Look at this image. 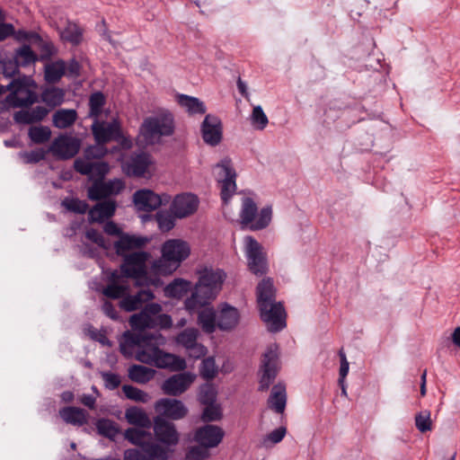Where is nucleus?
Here are the masks:
<instances>
[{"label":"nucleus","mask_w":460,"mask_h":460,"mask_svg":"<svg viewBox=\"0 0 460 460\" xmlns=\"http://www.w3.org/2000/svg\"><path fill=\"white\" fill-rule=\"evenodd\" d=\"M149 242V239L144 236L123 234L120 238L114 243L116 252L119 255L124 256L127 252L134 249H138L145 246Z\"/></svg>","instance_id":"c85d7f7f"},{"label":"nucleus","mask_w":460,"mask_h":460,"mask_svg":"<svg viewBox=\"0 0 460 460\" xmlns=\"http://www.w3.org/2000/svg\"><path fill=\"white\" fill-rule=\"evenodd\" d=\"M60 37L65 41L77 45L82 40L83 31L76 23L68 22L65 29L60 31Z\"/></svg>","instance_id":"c03bdc74"},{"label":"nucleus","mask_w":460,"mask_h":460,"mask_svg":"<svg viewBox=\"0 0 460 460\" xmlns=\"http://www.w3.org/2000/svg\"><path fill=\"white\" fill-rule=\"evenodd\" d=\"M275 290L270 279H262L257 287V302L261 318L271 332L286 326V313L280 303H275Z\"/></svg>","instance_id":"7ed1b4c3"},{"label":"nucleus","mask_w":460,"mask_h":460,"mask_svg":"<svg viewBox=\"0 0 460 460\" xmlns=\"http://www.w3.org/2000/svg\"><path fill=\"white\" fill-rule=\"evenodd\" d=\"M46 152L42 148L32 150L31 152H21L20 158L25 164H36L45 158Z\"/></svg>","instance_id":"bf43d9fd"},{"label":"nucleus","mask_w":460,"mask_h":460,"mask_svg":"<svg viewBox=\"0 0 460 460\" xmlns=\"http://www.w3.org/2000/svg\"><path fill=\"white\" fill-rule=\"evenodd\" d=\"M196 377L197 376L190 372L173 375L164 381L162 390L168 395H181L190 387Z\"/></svg>","instance_id":"4468645a"},{"label":"nucleus","mask_w":460,"mask_h":460,"mask_svg":"<svg viewBox=\"0 0 460 460\" xmlns=\"http://www.w3.org/2000/svg\"><path fill=\"white\" fill-rule=\"evenodd\" d=\"M162 305L156 303L146 305L139 313L134 314L129 318V324L133 331H144L146 329H169L172 325V317L162 314Z\"/></svg>","instance_id":"6e6552de"},{"label":"nucleus","mask_w":460,"mask_h":460,"mask_svg":"<svg viewBox=\"0 0 460 460\" xmlns=\"http://www.w3.org/2000/svg\"><path fill=\"white\" fill-rule=\"evenodd\" d=\"M257 203L251 197L242 199L240 209V224L252 231H258L266 228L272 219V208L266 206L259 212V220L252 221L254 213L257 212Z\"/></svg>","instance_id":"9d476101"},{"label":"nucleus","mask_w":460,"mask_h":460,"mask_svg":"<svg viewBox=\"0 0 460 460\" xmlns=\"http://www.w3.org/2000/svg\"><path fill=\"white\" fill-rule=\"evenodd\" d=\"M66 65L64 61H55L46 66L45 79L49 83H56L66 74Z\"/></svg>","instance_id":"37998d69"},{"label":"nucleus","mask_w":460,"mask_h":460,"mask_svg":"<svg viewBox=\"0 0 460 460\" xmlns=\"http://www.w3.org/2000/svg\"><path fill=\"white\" fill-rule=\"evenodd\" d=\"M126 420L136 427L149 429L152 426V421L147 413L139 407H130L125 411Z\"/></svg>","instance_id":"c9c22d12"},{"label":"nucleus","mask_w":460,"mask_h":460,"mask_svg":"<svg viewBox=\"0 0 460 460\" xmlns=\"http://www.w3.org/2000/svg\"><path fill=\"white\" fill-rule=\"evenodd\" d=\"M208 457V452L202 448L191 447L187 456V460H206Z\"/></svg>","instance_id":"338daca9"},{"label":"nucleus","mask_w":460,"mask_h":460,"mask_svg":"<svg viewBox=\"0 0 460 460\" xmlns=\"http://www.w3.org/2000/svg\"><path fill=\"white\" fill-rule=\"evenodd\" d=\"M199 274L195 291L185 301V308L190 313L195 312L200 306L209 305L222 289L226 278V272L221 269L205 268Z\"/></svg>","instance_id":"f03ea898"},{"label":"nucleus","mask_w":460,"mask_h":460,"mask_svg":"<svg viewBox=\"0 0 460 460\" xmlns=\"http://www.w3.org/2000/svg\"><path fill=\"white\" fill-rule=\"evenodd\" d=\"M286 404V385L283 383H278L272 387L270 395L268 399L269 408L277 413H282L285 411Z\"/></svg>","instance_id":"473e14b6"},{"label":"nucleus","mask_w":460,"mask_h":460,"mask_svg":"<svg viewBox=\"0 0 460 460\" xmlns=\"http://www.w3.org/2000/svg\"><path fill=\"white\" fill-rule=\"evenodd\" d=\"M116 210V202L114 200H106L96 204L89 211V217L94 222H102L104 219L111 217Z\"/></svg>","instance_id":"f704fd0d"},{"label":"nucleus","mask_w":460,"mask_h":460,"mask_svg":"<svg viewBox=\"0 0 460 460\" xmlns=\"http://www.w3.org/2000/svg\"><path fill=\"white\" fill-rule=\"evenodd\" d=\"M155 219L159 229L163 232L170 231L175 225L173 217L165 211L157 212L155 215Z\"/></svg>","instance_id":"6e6d98bb"},{"label":"nucleus","mask_w":460,"mask_h":460,"mask_svg":"<svg viewBox=\"0 0 460 460\" xmlns=\"http://www.w3.org/2000/svg\"><path fill=\"white\" fill-rule=\"evenodd\" d=\"M153 160L147 153L141 152L133 155L128 161L122 164L125 173L130 176H146L150 174Z\"/></svg>","instance_id":"6ab92c4d"},{"label":"nucleus","mask_w":460,"mask_h":460,"mask_svg":"<svg viewBox=\"0 0 460 460\" xmlns=\"http://www.w3.org/2000/svg\"><path fill=\"white\" fill-rule=\"evenodd\" d=\"M176 100L179 105L190 115H202L206 112V106L204 102L196 97L186 94H178L176 96Z\"/></svg>","instance_id":"e433bc0d"},{"label":"nucleus","mask_w":460,"mask_h":460,"mask_svg":"<svg viewBox=\"0 0 460 460\" xmlns=\"http://www.w3.org/2000/svg\"><path fill=\"white\" fill-rule=\"evenodd\" d=\"M122 391L125 396L132 401L147 402L150 400V396L147 393L132 385H123Z\"/></svg>","instance_id":"603ef678"},{"label":"nucleus","mask_w":460,"mask_h":460,"mask_svg":"<svg viewBox=\"0 0 460 460\" xmlns=\"http://www.w3.org/2000/svg\"><path fill=\"white\" fill-rule=\"evenodd\" d=\"M104 102L105 99L102 93L97 92L93 93L89 101L91 115L98 116L101 113Z\"/></svg>","instance_id":"052dcab7"},{"label":"nucleus","mask_w":460,"mask_h":460,"mask_svg":"<svg viewBox=\"0 0 460 460\" xmlns=\"http://www.w3.org/2000/svg\"><path fill=\"white\" fill-rule=\"evenodd\" d=\"M62 206L69 211L79 214H84L88 209V204L78 199H65L62 201Z\"/></svg>","instance_id":"13d9d810"},{"label":"nucleus","mask_w":460,"mask_h":460,"mask_svg":"<svg viewBox=\"0 0 460 460\" xmlns=\"http://www.w3.org/2000/svg\"><path fill=\"white\" fill-rule=\"evenodd\" d=\"M51 136V131L45 126H35L29 129V137L35 144H42L47 142Z\"/></svg>","instance_id":"de8ad7c7"},{"label":"nucleus","mask_w":460,"mask_h":460,"mask_svg":"<svg viewBox=\"0 0 460 460\" xmlns=\"http://www.w3.org/2000/svg\"><path fill=\"white\" fill-rule=\"evenodd\" d=\"M96 429L99 434L113 439L119 434V428L116 422L108 419H101L96 422Z\"/></svg>","instance_id":"a18cd8bd"},{"label":"nucleus","mask_w":460,"mask_h":460,"mask_svg":"<svg viewBox=\"0 0 460 460\" xmlns=\"http://www.w3.org/2000/svg\"><path fill=\"white\" fill-rule=\"evenodd\" d=\"M415 425L419 431L424 433L432 429L430 412L421 411L415 416Z\"/></svg>","instance_id":"4d7b16f0"},{"label":"nucleus","mask_w":460,"mask_h":460,"mask_svg":"<svg viewBox=\"0 0 460 460\" xmlns=\"http://www.w3.org/2000/svg\"><path fill=\"white\" fill-rule=\"evenodd\" d=\"M192 288L190 281L176 279L164 288V295L171 298H181Z\"/></svg>","instance_id":"4c0bfd02"},{"label":"nucleus","mask_w":460,"mask_h":460,"mask_svg":"<svg viewBox=\"0 0 460 460\" xmlns=\"http://www.w3.org/2000/svg\"><path fill=\"white\" fill-rule=\"evenodd\" d=\"M280 369L279 346L270 344L262 354L259 370V390L267 391Z\"/></svg>","instance_id":"9b49d317"},{"label":"nucleus","mask_w":460,"mask_h":460,"mask_svg":"<svg viewBox=\"0 0 460 460\" xmlns=\"http://www.w3.org/2000/svg\"><path fill=\"white\" fill-rule=\"evenodd\" d=\"M217 390L214 385L205 384L200 386L199 393V401L203 405L216 403Z\"/></svg>","instance_id":"09e8293b"},{"label":"nucleus","mask_w":460,"mask_h":460,"mask_svg":"<svg viewBox=\"0 0 460 460\" xmlns=\"http://www.w3.org/2000/svg\"><path fill=\"white\" fill-rule=\"evenodd\" d=\"M250 119L252 127L259 130L264 129L269 123L268 117L260 105L253 108Z\"/></svg>","instance_id":"8fccbe9b"},{"label":"nucleus","mask_w":460,"mask_h":460,"mask_svg":"<svg viewBox=\"0 0 460 460\" xmlns=\"http://www.w3.org/2000/svg\"><path fill=\"white\" fill-rule=\"evenodd\" d=\"M59 414L66 423L82 426L87 422V413L80 408L65 407L59 411Z\"/></svg>","instance_id":"58836bf2"},{"label":"nucleus","mask_w":460,"mask_h":460,"mask_svg":"<svg viewBox=\"0 0 460 460\" xmlns=\"http://www.w3.org/2000/svg\"><path fill=\"white\" fill-rule=\"evenodd\" d=\"M74 167L76 172L87 175L91 180L102 181L109 172L110 166L104 162H93L87 159H75Z\"/></svg>","instance_id":"4be33fe9"},{"label":"nucleus","mask_w":460,"mask_h":460,"mask_svg":"<svg viewBox=\"0 0 460 460\" xmlns=\"http://www.w3.org/2000/svg\"><path fill=\"white\" fill-rule=\"evenodd\" d=\"M287 429L285 427H279L271 432H270L266 437L263 438L261 444L265 447H271L275 444L279 443L284 437L286 436Z\"/></svg>","instance_id":"5fc2aeb1"},{"label":"nucleus","mask_w":460,"mask_h":460,"mask_svg":"<svg viewBox=\"0 0 460 460\" xmlns=\"http://www.w3.org/2000/svg\"><path fill=\"white\" fill-rule=\"evenodd\" d=\"M64 99L65 91L55 86L45 88L40 94V100L50 108H55L62 104Z\"/></svg>","instance_id":"ea45409f"},{"label":"nucleus","mask_w":460,"mask_h":460,"mask_svg":"<svg viewBox=\"0 0 460 460\" xmlns=\"http://www.w3.org/2000/svg\"><path fill=\"white\" fill-rule=\"evenodd\" d=\"M164 344L165 338L161 333L144 335L139 349L136 352V359L158 368H168L173 371L185 369L186 361L183 358L159 349Z\"/></svg>","instance_id":"f257e3e1"},{"label":"nucleus","mask_w":460,"mask_h":460,"mask_svg":"<svg viewBox=\"0 0 460 460\" xmlns=\"http://www.w3.org/2000/svg\"><path fill=\"white\" fill-rule=\"evenodd\" d=\"M107 153V149L103 146V144L89 146L84 151V157L83 159L92 160L93 158L103 157Z\"/></svg>","instance_id":"680f3d73"},{"label":"nucleus","mask_w":460,"mask_h":460,"mask_svg":"<svg viewBox=\"0 0 460 460\" xmlns=\"http://www.w3.org/2000/svg\"><path fill=\"white\" fill-rule=\"evenodd\" d=\"M124 438L140 449H128L124 453V460H167L169 451L164 447L153 443L150 432L138 428H128L124 432Z\"/></svg>","instance_id":"20e7f679"},{"label":"nucleus","mask_w":460,"mask_h":460,"mask_svg":"<svg viewBox=\"0 0 460 460\" xmlns=\"http://www.w3.org/2000/svg\"><path fill=\"white\" fill-rule=\"evenodd\" d=\"M49 110L43 106L22 109L16 111L13 119L19 124H32L40 122L49 114Z\"/></svg>","instance_id":"7c9ffc66"},{"label":"nucleus","mask_w":460,"mask_h":460,"mask_svg":"<svg viewBox=\"0 0 460 460\" xmlns=\"http://www.w3.org/2000/svg\"><path fill=\"white\" fill-rule=\"evenodd\" d=\"M86 237L104 250H108L111 247V243L107 242L104 236L95 229L87 230Z\"/></svg>","instance_id":"e2e57ef3"},{"label":"nucleus","mask_w":460,"mask_h":460,"mask_svg":"<svg viewBox=\"0 0 460 460\" xmlns=\"http://www.w3.org/2000/svg\"><path fill=\"white\" fill-rule=\"evenodd\" d=\"M154 297V293L149 289H142L136 295L128 293L121 298L119 306L127 312H132L138 309L144 303L151 301Z\"/></svg>","instance_id":"c756f323"},{"label":"nucleus","mask_w":460,"mask_h":460,"mask_svg":"<svg viewBox=\"0 0 460 460\" xmlns=\"http://www.w3.org/2000/svg\"><path fill=\"white\" fill-rule=\"evenodd\" d=\"M149 258L150 254L146 252H135L124 255L123 263L120 266L122 276L126 279H134L137 286H161L163 282L159 278L147 277L146 262Z\"/></svg>","instance_id":"0eeeda50"},{"label":"nucleus","mask_w":460,"mask_h":460,"mask_svg":"<svg viewBox=\"0 0 460 460\" xmlns=\"http://www.w3.org/2000/svg\"><path fill=\"white\" fill-rule=\"evenodd\" d=\"M339 356H340V359H341V367H340V371H339V380H341V382H343V380H345L348 373H349V364L347 360V357H346V354L345 352L341 349L340 352H339Z\"/></svg>","instance_id":"69168bd1"},{"label":"nucleus","mask_w":460,"mask_h":460,"mask_svg":"<svg viewBox=\"0 0 460 460\" xmlns=\"http://www.w3.org/2000/svg\"><path fill=\"white\" fill-rule=\"evenodd\" d=\"M200 131L207 145L217 146L223 137V126L220 119L215 115L208 114L201 124Z\"/></svg>","instance_id":"aec40b11"},{"label":"nucleus","mask_w":460,"mask_h":460,"mask_svg":"<svg viewBox=\"0 0 460 460\" xmlns=\"http://www.w3.org/2000/svg\"><path fill=\"white\" fill-rule=\"evenodd\" d=\"M240 320V314L237 308L222 304L217 314V327L222 331H231L235 328Z\"/></svg>","instance_id":"cd10ccee"},{"label":"nucleus","mask_w":460,"mask_h":460,"mask_svg":"<svg viewBox=\"0 0 460 460\" xmlns=\"http://www.w3.org/2000/svg\"><path fill=\"white\" fill-rule=\"evenodd\" d=\"M198 336L199 331L197 329L187 328L175 337V342L189 350L191 357L199 358L207 353V349L197 342Z\"/></svg>","instance_id":"412c9836"},{"label":"nucleus","mask_w":460,"mask_h":460,"mask_svg":"<svg viewBox=\"0 0 460 460\" xmlns=\"http://www.w3.org/2000/svg\"><path fill=\"white\" fill-rule=\"evenodd\" d=\"M38 85L31 76H19L13 79L6 87L10 91L9 100L13 108H27L39 101Z\"/></svg>","instance_id":"1a4fd4ad"},{"label":"nucleus","mask_w":460,"mask_h":460,"mask_svg":"<svg viewBox=\"0 0 460 460\" xmlns=\"http://www.w3.org/2000/svg\"><path fill=\"white\" fill-rule=\"evenodd\" d=\"M133 202L139 211H153L160 207L162 199L150 190H139L133 195Z\"/></svg>","instance_id":"bb28decb"},{"label":"nucleus","mask_w":460,"mask_h":460,"mask_svg":"<svg viewBox=\"0 0 460 460\" xmlns=\"http://www.w3.org/2000/svg\"><path fill=\"white\" fill-rule=\"evenodd\" d=\"M199 373L204 379H213L217 373L215 359L211 357L205 358L201 363Z\"/></svg>","instance_id":"864d4df0"},{"label":"nucleus","mask_w":460,"mask_h":460,"mask_svg":"<svg viewBox=\"0 0 460 460\" xmlns=\"http://www.w3.org/2000/svg\"><path fill=\"white\" fill-rule=\"evenodd\" d=\"M124 188L125 182L121 179H113L108 181H96L88 189V198L92 200H99L118 195Z\"/></svg>","instance_id":"dca6fc26"},{"label":"nucleus","mask_w":460,"mask_h":460,"mask_svg":"<svg viewBox=\"0 0 460 460\" xmlns=\"http://www.w3.org/2000/svg\"><path fill=\"white\" fill-rule=\"evenodd\" d=\"M162 257L153 263V270L159 274L167 275L174 271L186 260L190 248L187 242L171 239L162 245Z\"/></svg>","instance_id":"423d86ee"},{"label":"nucleus","mask_w":460,"mask_h":460,"mask_svg":"<svg viewBox=\"0 0 460 460\" xmlns=\"http://www.w3.org/2000/svg\"><path fill=\"white\" fill-rule=\"evenodd\" d=\"M102 376L104 381L105 386L108 389L113 390L120 385V377L119 375L104 372L102 373Z\"/></svg>","instance_id":"0e129e2a"},{"label":"nucleus","mask_w":460,"mask_h":460,"mask_svg":"<svg viewBox=\"0 0 460 460\" xmlns=\"http://www.w3.org/2000/svg\"><path fill=\"white\" fill-rule=\"evenodd\" d=\"M130 286L124 276L119 275L118 271H112L110 277V283L102 289L104 296L112 299L122 298L129 293Z\"/></svg>","instance_id":"a878e982"},{"label":"nucleus","mask_w":460,"mask_h":460,"mask_svg":"<svg viewBox=\"0 0 460 460\" xmlns=\"http://www.w3.org/2000/svg\"><path fill=\"white\" fill-rule=\"evenodd\" d=\"M144 335L131 332L123 333L122 339L119 342L120 352L125 357H131L136 355L137 350L139 349Z\"/></svg>","instance_id":"72a5a7b5"},{"label":"nucleus","mask_w":460,"mask_h":460,"mask_svg":"<svg viewBox=\"0 0 460 460\" xmlns=\"http://www.w3.org/2000/svg\"><path fill=\"white\" fill-rule=\"evenodd\" d=\"M224 430L215 425H205L198 429L194 435V440L199 444V448L208 452V448L217 447L224 438Z\"/></svg>","instance_id":"2eb2a0df"},{"label":"nucleus","mask_w":460,"mask_h":460,"mask_svg":"<svg viewBox=\"0 0 460 460\" xmlns=\"http://www.w3.org/2000/svg\"><path fill=\"white\" fill-rule=\"evenodd\" d=\"M155 410L160 417L178 420L183 419L188 413L185 404L177 399L162 398L155 403Z\"/></svg>","instance_id":"a211bd4d"},{"label":"nucleus","mask_w":460,"mask_h":460,"mask_svg":"<svg viewBox=\"0 0 460 460\" xmlns=\"http://www.w3.org/2000/svg\"><path fill=\"white\" fill-rule=\"evenodd\" d=\"M243 243L249 270L256 276L266 274L268 260L261 244L250 235L244 237Z\"/></svg>","instance_id":"f8f14e48"},{"label":"nucleus","mask_w":460,"mask_h":460,"mask_svg":"<svg viewBox=\"0 0 460 460\" xmlns=\"http://www.w3.org/2000/svg\"><path fill=\"white\" fill-rule=\"evenodd\" d=\"M173 132L172 113L168 110H161L143 120L137 140L141 146H152L160 143L162 137L172 136Z\"/></svg>","instance_id":"39448f33"},{"label":"nucleus","mask_w":460,"mask_h":460,"mask_svg":"<svg viewBox=\"0 0 460 460\" xmlns=\"http://www.w3.org/2000/svg\"><path fill=\"white\" fill-rule=\"evenodd\" d=\"M154 431L155 438L166 447L175 446L179 441L175 426L160 416L154 420ZM165 448L171 452L168 447Z\"/></svg>","instance_id":"5701e85b"},{"label":"nucleus","mask_w":460,"mask_h":460,"mask_svg":"<svg viewBox=\"0 0 460 460\" xmlns=\"http://www.w3.org/2000/svg\"><path fill=\"white\" fill-rule=\"evenodd\" d=\"M36 60L37 56L27 45H23L16 50L14 61L17 63L18 66H27L31 63H34Z\"/></svg>","instance_id":"49530a36"},{"label":"nucleus","mask_w":460,"mask_h":460,"mask_svg":"<svg viewBox=\"0 0 460 460\" xmlns=\"http://www.w3.org/2000/svg\"><path fill=\"white\" fill-rule=\"evenodd\" d=\"M93 134L96 142L104 144L111 139H119L121 137L120 125L117 119L111 122L96 120L92 126Z\"/></svg>","instance_id":"b1692460"},{"label":"nucleus","mask_w":460,"mask_h":460,"mask_svg":"<svg viewBox=\"0 0 460 460\" xmlns=\"http://www.w3.org/2000/svg\"><path fill=\"white\" fill-rule=\"evenodd\" d=\"M199 310L198 323L202 331L207 333H212L217 326V315L212 306L205 305L198 308ZM197 311V309L195 310Z\"/></svg>","instance_id":"2f4dec72"},{"label":"nucleus","mask_w":460,"mask_h":460,"mask_svg":"<svg viewBox=\"0 0 460 460\" xmlns=\"http://www.w3.org/2000/svg\"><path fill=\"white\" fill-rule=\"evenodd\" d=\"M155 375V370L141 365H133L128 368L129 378L137 383L145 384L150 381Z\"/></svg>","instance_id":"79ce46f5"},{"label":"nucleus","mask_w":460,"mask_h":460,"mask_svg":"<svg viewBox=\"0 0 460 460\" xmlns=\"http://www.w3.org/2000/svg\"><path fill=\"white\" fill-rule=\"evenodd\" d=\"M18 65L14 60H7L4 62L3 74L6 77H12L18 72Z\"/></svg>","instance_id":"774afa93"},{"label":"nucleus","mask_w":460,"mask_h":460,"mask_svg":"<svg viewBox=\"0 0 460 460\" xmlns=\"http://www.w3.org/2000/svg\"><path fill=\"white\" fill-rule=\"evenodd\" d=\"M214 175L220 184L221 199L226 204L236 190V173L229 158L222 159L214 167Z\"/></svg>","instance_id":"ddd939ff"},{"label":"nucleus","mask_w":460,"mask_h":460,"mask_svg":"<svg viewBox=\"0 0 460 460\" xmlns=\"http://www.w3.org/2000/svg\"><path fill=\"white\" fill-rule=\"evenodd\" d=\"M199 206V199L190 193L177 195L172 204L171 210L175 217L184 218L193 214Z\"/></svg>","instance_id":"393cba45"},{"label":"nucleus","mask_w":460,"mask_h":460,"mask_svg":"<svg viewBox=\"0 0 460 460\" xmlns=\"http://www.w3.org/2000/svg\"><path fill=\"white\" fill-rule=\"evenodd\" d=\"M78 138L68 135H61L55 138L50 146V151L58 158L68 159L75 156L80 149Z\"/></svg>","instance_id":"f3484780"},{"label":"nucleus","mask_w":460,"mask_h":460,"mask_svg":"<svg viewBox=\"0 0 460 460\" xmlns=\"http://www.w3.org/2000/svg\"><path fill=\"white\" fill-rule=\"evenodd\" d=\"M77 118L75 110L61 109L53 115V124L58 128H66L73 125Z\"/></svg>","instance_id":"a19ab883"},{"label":"nucleus","mask_w":460,"mask_h":460,"mask_svg":"<svg viewBox=\"0 0 460 460\" xmlns=\"http://www.w3.org/2000/svg\"><path fill=\"white\" fill-rule=\"evenodd\" d=\"M201 420L205 422L217 421L222 419L223 412L220 404L212 403L205 405Z\"/></svg>","instance_id":"3c124183"}]
</instances>
